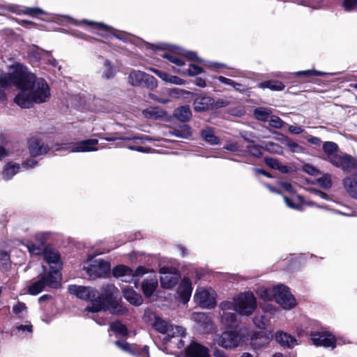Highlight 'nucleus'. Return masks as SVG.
Returning <instances> with one entry per match:
<instances>
[{
	"mask_svg": "<svg viewBox=\"0 0 357 357\" xmlns=\"http://www.w3.org/2000/svg\"><path fill=\"white\" fill-rule=\"evenodd\" d=\"M324 151L328 154V160L330 161V157L332 155H338L335 154L337 150V145L335 142H327L323 144Z\"/></svg>",
	"mask_w": 357,
	"mask_h": 357,
	"instance_id": "nucleus-45",
	"label": "nucleus"
},
{
	"mask_svg": "<svg viewBox=\"0 0 357 357\" xmlns=\"http://www.w3.org/2000/svg\"><path fill=\"white\" fill-rule=\"evenodd\" d=\"M15 82L22 86L21 91L15 98V102L23 108L33 104L47 102L51 96L50 88L43 78H37L24 66L17 67Z\"/></svg>",
	"mask_w": 357,
	"mask_h": 357,
	"instance_id": "nucleus-1",
	"label": "nucleus"
},
{
	"mask_svg": "<svg viewBox=\"0 0 357 357\" xmlns=\"http://www.w3.org/2000/svg\"><path fill=\"white\" fill-rule=\"evenodd\" d=\"M110 329L116 336L126 337L128 335V329L125 324L119 321H115L111 324Z\"/></svg>",
	"mask_w": 357,
	"mask_h": 357,
	"instance_id": "nucleus-37",
	"label": "nucleus"
},
{
	"mask_svg": "<svg viewBox=\"0 0 357 357\" xmlns=\"http://www.w3.org/2000/svg\"><path fill=\"white\" fill-rule=\"evenodd\" d=\"M283 142L288 147L289 151L293 153H303L305 151V149L300 146L296 142L292 141L287 137L284 138Z\"/></svg>",
	"mask_w": 357,
	"mask_h": 357,
	"instance_id": "nucleus-41",
	"label": "nucleus"
},
{
	"mask_svg": "<svg viewBox=\"0 0 357 357\" xmlns=\"http://www.w3.org/2000/svg\"><path fill=\"white\" fill-rule=\"evenodd\" d=\"M109 306L110 312L114 314H123L127 311L126 308L119 303L116 299L112 303L106 305V307Z\"/></svg>",
	"mask_w": 357,
	"mask_h": 357,
	"instance_id": "nucleus-42",
	"label": "nucleus"
},
{
	"mask_svg": "<svg viewBox=\"0 0 357 357\" xmlns=\"http://www.w3.org/2000/svg\"><path fill=\"white\" fill-rule=\"evenodd\" d=\"M255 325L259 328H266L268 324V319L264 315L256 316L253 319Z\"/></svg>",
	"mask_w": 357,
	"mask_h": 357,
	"instance_id": "nucleus-50",
	"label": "nucleus"
},
{
	"mask_svg": "<svg viewBox=\"0 0 357 357\" xmlns=\"http://www.w3.org/2000/svg\"><path fill=\"white\" fill-rule=\"evenodd\" d=\"M146 273L147 270L144 266H140L135 271H133V275H131V277H142Z\"/></svg>",
	"mask_w": 357,
	"mask_h": 357,
	"instance_id": "nucleus-62",
	"label": "nucleus"
},
{
	"mask_svg": "<svg viewBox=\"0 0 357 357\" xmlns=\"http://www.w3.org/2000/svg\"><path fill=\"white\" fill-rule=\"evenodd\" d=\"M213 104V100L209 96L198 97L194 101V109L196 112H203L209 109Z\"/></svg>",
	"mask_w": 357,
	"mask_h": 357,
	"instance_id": "nucleus-26",
	"label": "nucleus"
},
{
	"mask_svg": "<svg viewBox=\"0 0 357 357\" xmlns=\"http://www.w3.org/2000/svg\"><path fill=\"white\" fill-rule=\"evenodd\" d=\"M272 114V109L267 107H257L254 110V116L261 121H266Z\"/></svg>",
	"mask_w": 357,
	"mask_h": 357,
	"instance_id": "nucleus-35",
	"label": "nucleus"
},
{
	"mask_svg": "<svg viewBox=\"0 0 357 357\" xmlns=\"http://www.w3.org/2000/svg\"><path fill=\"white\" fill-rule=\"evenodd\" d=\"M185 354L188 357H210L208 349L197 342H192L185 349Z\"/></svg>",
	"mask_w": 357,
	"mask_h": 357,
	"instance_id": "nucleus-19",
	"label": "nucleus"
},
{
	"mask_svg": "<svg viewBox=\"0 0 357 357\" xmlns=\"http://www.w3.org/2000/svg\"><path fill=\"white\" fill-rule=\"evenodd\" d=\"M181 52H182L181 54L183 56H186L190 60H195V61H197L199 62H202V60L201 59L198 58L196 56V54L195 52H185V51H181Z\"/></svg>",
	"mask_w": 357,
	"mask_h": 357,
	"instance_id": "nucleus-60",
	"label": "nucleus"
},
{
	"mask_svg": "<svg viewBox=\"0 0 357 357\" xmlns=\"http://www.w3.org/2000/svg\"><path fill=\"white\" fill-rule=\"evenodd\" d=\"M29 152L32 157L45 154L49 151V147L40 141L33 140L30 142Z\"/></svg>",
	"mask_w": 357,
	"mask_h": 357,
	"instance_id": "nucleus-24",
	"label": "nucleus"
},
{
	"mask_svg": "<svg viewBox=\"0 0 357 357\" xmlns=\"http://www.w3.org/2000/svg\"><path fill=\"white\" fill-rule=\"evenodd\" d=\"M174 116L181 121H188L192 116L190 107L188 105H184L178 107L175 110Z\"/></svg>",
	"mask_w": 357,
	"mask_h": 357,
	"instance_id": "nucleus-33",
	"label": "nucleus"
},
{
	"mask_svg": "<svg viewBox=\"0 0 357 357\" xmlns=\"http://www.w3.org/2000/svg\"><path fill=\"white\" fill-rule=\"evenodd\" d=\"M194 300L203 308H212L216 305V293L211 287H200L196 290Z\"/></svg>",
	"mask_w": 357,
	"mask_h": 357,
	"instance_id": "nucleus-8",
	"label": "nucleus"
},
{
	"mask_svg": "<svg viewBox=\"0 0 357 357\" xmlns=\"http://www.w3.org/2000/svg\"><path fill=\"white\" fill-rule=\"evenodd\" d=\"M26 248L31 255H40L44 253L45 249L43 243L36 245L32 242H29L26 245Z\"/></svg>",
	"mask_w": 357,
	"mask_h": 357,
	"instance_id": "nucleus-43",
	"label": "nucleus"
},
{
	"mask_svg": "<svg viewBox=\"0 0 357 357\" xmlns=\"http://www.w3.org/2000/svg\"><path fill=\"white\" fill-rule=\"evenodd\" d=\"M295 76H305V77H312V76H323L325 75L324 73L317 71L314 70H307L303 71H298L294 73Z\"/></svg>",
	"mask_w": 357,
	"mask_h": 357,
	"instance_id": "nucleus-48",
	"label": "nucleus"
},
{
	"mask_svg": "<svg viewBox=\"0 0 357 357\" xmlns=\"http://www.w3.org/2000/svg\"><path fill=\"white\" fill-rule=\"evenodd\" d=\"M23 12L24 14L30 15L31 17H35L38 15H41V14H45V15L47 14L45 12H44L42 9H40L39 8L26 7L23 10Z\"/></svg>",
	"mask_w": 357,
	"mask_h": 357,
	"instance_id": "nucleus-51",
	"label": "nucleus"
},
{
	"mask_svg": "<svg viewBox=\"0 0 357 357\" xmlns=\"http://www.w3.org/2000/svg\"><path fill=\"white\" fill-rule=\"evenodd\" d=\"M192 319L200 325L204 326L207 330H211L212 328L211 320L204 312H194L192 314Z\"/></svg>",
	"mask_w": 357,
	"mask_h": 357,
	"instance_id": "nucleus-32",
	"label": "nucleus"
},
{
	"mask_svg": "<svg viewBox=\"0 0 357 357\" xmlns=\"http://www.w3.org/2000/svg\"><path fill=\"white\" fill-rule=\"evenodd\" d=\"M202 137L204 141L211 145L220 144V139L214 135V131L211 128H206L202 131Z\"/></svg>",
	"mask_w": 357,
	"mask_h": 357,
	"instance_id": "nucleus-34",
	"label": "nucleus"
},
{
	"mask_svg": "<svg viewBox=\"0 0 357 357\" xmlns=\"http://www.w3.org/2000/svg\"><path fill=\"white\" fill-rule=\"evenodd\" d=\"M357 5V0H344V7L346 10H350Z\"/></svg>",
	"mask_w": 357,
	"mask_h": 357,
	"instance_id": "nucleus-61",
	"label": "nucleus"
},
{
	"mask_svg": "<svg viewBox=\"0 0 357 357\" xmlns=\"http://www.w3.org/2000/svg\"><path fill=\"white\" fill-rule=\"evenodd\" d=\"M162 112H158L154 109H146L144 111V114L146 117L157 119L161 116Z\"/></svg>",
	"mask_w": 357,
	"mask_h": 357,
	"instance_id": "nucleus-56",
	"label": "nucleus"
},
{
	"mask_svg": "<svg viewBox=\"0 0 357 357\" xmlns=\"http://www.w3.org/2000/svg\"><path fill=\"white\" fill-rule=\"evenodd\" d=\"M303 169L306 173L312 176L316 175L318 172L315 167L308 164L304 165Z\"/></svg>",
	"mask_w": 357,
	"mask_h": 357,
	"instance_id": "nucleus-64",
	"label": "nucleus"
},
{
	"mask_svg": "<svg viewBox=\"0 0 357 357\" xmlns=\"http://www.w3.org/2000/svg\"><path fill=\"white\" fill-rule=\"evenodd\" d=\"M13 311L16 314H20L26 312V306L24 303L17 302L13 307Z\"/></svg>",
	"mask_w": 357,
	"mask_h": 357,
	"instance_id": "nucleus-53",
	"label": "nucleus"
},
{
	"mask_svg": "<svg viewBox=\"0 0 357 357\" xmlns=\"http://www.w3.org/2000/svg\"><path fill=\"white\" fill-rule=\"evenodd\" d=\"M274 298L275 301L284 310H290L295 307L296 299L289 291V289L279 284L273 287Z\"/></svg>",
	"mask_w": 357,
	"mask_h": 357,
	"instance_id": "nucleus-6",
	"label": "nucleus"
},
{
	"mask_svg": "<svg viewBox=\"0 0 357 357\" xmlns=\"http://www.w3.org/2000/svg\"><path fill=\"white\" fill-rule=\"evenodd\" d=\"M266 164L272 169H277L278 165L280 164L279 161L276 159L272 158H265Z\"/></svg>",
	"mask_w": 357,
	"mask_h": 357,
	"instance_id": "nucleus-58",
	"label": "nucleus"
},
{
	"mask_svg": "<svg viewBox=\"0 0 357 357\" xmlns=\"http://www.w3.org/2000/svg\"><path fill=\"white\" fill-rule=\"evenodd\" d=\"M330 162L346 173H349L353 169L357 170V160L349 155H332L330 157Z\"/></svg>",
	"mask_w": 357,
	"mask_h": 357,
	"instance_id": "nucleus-11",
	"label": "nucleus"
},
{
	"mask_svg": "<svg viewBox=\"0 0 357 357\" xmlns=\"http://www.w3.org/2000/svg\"><path fill=\"white\" fill-rule=\"evenodd\" d=\"M29 54L31 59L38 61L40 59L45 58V56H48L49 52L39 48L38 47L34 46L29 50Z\"/></svg>",
	"mask_w": 357,
	"mask_h": 357,
	"instance_id": "nucleus-40",
	"label": "nucleus"
},
{
	"mask_svg": "<svg viewBox=\"0 0 357 357\" xmlns=\"http://www.w3.org/2000/svg\"><path fill=\"white\" fill-rule=\"evenodd\" d=\"M32 325L31 324H26V325H19L16 327V329L18 331H22V332H28L29 333H32Z\"/></svg>",
	"mask_w": 357,
	"mask_h": 357,
	"instance_id": "nucleus-63",
	"label": "nucleus"
},
{
	"mask_svg": "<svg viewBox=\"0 0 357 357\" xmlns=\"http://www.w3.org/2000/svg\"><path fill=\"white\" fill-rule=\"evenodd\" d=\"M241 340V336L235 331H226L215 340L220 347L231 349L237 347Z\"/></svg>",
	"mask_w": 357,
	"mask_h": 357,
	"instance_id": "nucleus-15",
	"label": "nucleus"
},
{
	"mask_svg": "<svg viewBox=\"0 0 357 357\" xmlns=\"http://www.w3.org/2000/svg\"><path fill=\"white\" fill-rule=\"evenodd\" d=\"M114 344L120 349L131 355L138 357H150L147 346L139 348L136 344H130L126 342L121 341H116Z\"/></svg>",
	"mask_w": 357,
	"mask_h": 357,
	"instance_id": "nucleus-16",
	"label": "nucleus"
},
{
	"mask_svg": "<svg viewBox=\"0 0 357 357\" xmlns=\"http://www.w3.org/2000/svg\"><path fill=\"white\" fill-rule=\"evenodd\" d=\"M118 289L112 284H107L101 287L100 292L98 291L97 299L92 306H87L86 310L90 312H97L105 309L106 305L112 303L117 298Z\"/></svg>",
	"mask_w": 357,
	"mask_h": 357,
	"instance_id": "nucleus-3",
	"label": "nucleus"
},
{
	"mask_svg": "<svg viewBox=\"0 0 357 357\" xmlns=\"http://www.w3.org/2000/svg\"><path fill=\"white\" fill-rule=\"evenodd\" d=\"M158 287V280L155 277H151L143 281L142 287L146 296H151Z\"/></svg>",
	"mask_w": 357,
	"mask_h": 357,
	"instance_id": "nucleus-30",
	"label": "nucleus"
},
{
	"mask_svg": "<svg viewBox=\"0 0 357 357\" xmlns=\"http://www.w3.org/2000/svg\"><path fill=\"white\" fill-rule=\"evenodd\" d=\"M99 64L101 66L99 73L102 78L109 79L114 77L115 70L109 61L103 60Z\"/></svg>",
	"mask_w": 357,
	"mask_h": 357,
	"instance_id": "nucleus-27",
	"label": "nucleus"
},
{
	"mask_svg": "<svg viewBox=\"0 0 357 357\" xmlns=\"http://www.w3.org/2000/svg\"><path fill=\"white\" fill-rule=\"evenodd\" d=\"M10 261V256L5 251L0 252V262L2 265L7 266Z\"/></svg>",
	"mask_w": 357,
	"mask_h": 357,
	"instance_id": "nucleus-59",
	"label": "nucleus"
},
{
	"mask_svg": "<svg viewBox=\"0 0 357 357\" xmlns=\"http://www.w3.org/2000/svg\"><path fill=\"white\" fill-rule=\"evenodd\" d=\"M174 135L180 138H189L192 135V131L188 126H183L179 130H176L173 132Z\"/></svg>",
	"mask_w": 357,
	"mask_h": 357,
	"instance_id": "nucleus-46",
	"label": "nucleus"
},
{
	"mask_svg": "<svg viewBox=\"0 0 357 357\" xmlns=\"http://www.w3.org/2000/svg\"><path fill=\"white\" fill-rule=\"evenodd\" d=\"M123 294L124 298L132 305H140L142 303V296L132 289H123Z\"/></svg>",
	"mask_w": 357,
	"mask_h": 357,
	"instance_id": "nucleus-29",
	"label": "nucleus"
},
{
	"mask_svg": "<svg viewBox=\"0 0 357 357\" xmlns=\"http://www.w3.org/2000/svg\"><path fill=\"white\" fill-rule=\"evenodd\" d=\"M285 123L278 116L271 115L270 116L269 126L271 127L280 129L284 126Z\"/></svg>",
	"mask_w": 357,
	"mask_h": 357,
	"instance_id": "nucleus-47",
	"label": "nucleus"
},
{
	"mask_svg": "<svg viewBox=\"0 0 357 357\" xmlns=\"http://www.w3.org/2000/svg\"><path fill=\"white\" fill-rule=\"evenodd\" d=\"M310 336L311 340L316 346L331 347L332 349L336 346L335 337L327 331L312 333Z\"/></svg>",
	"mask_w": 357,
	"mask_h": 357,
	"instance_id": "nucleus-14",
	"label": "nucleus"
},
{
	"mask_svg": "<svg viewBox=\"0 0 357 357\" xmlns=\"http://www.w3.org/2000/svg\"><path fill=\"white\" fill-rule=\"evenodd\" d=\"M192 291V282L188 278H184L178 287V293L183 303H187L190 298Z\"/></svg>",
	"mask_w": 357,
	"mask_h": 357,
	"instance_id": "nucleus-25",
	"label": "nucleus"
},
{
	"mask_svg": "<svg viewBox=\"0 0 357 357\" xmlns=\"http://www.w3.org/2000/svg\"><path fill=\"white\" fill-rule=\"evenodd\" d=\"M247 149L248 152L253 156L260 157L261 155V152L257 145L248 146Z\"/></svg>",
	"mask_w": 357,
	"mask_h": 357,
	"instance_id": "nucleus-57",
	"label": "nucleus"
},
{
	"mask_svg": "<svg viewBox=\"0 0 357 357\" xmlns=\"http://www.w3.org/2000/svg\"><path fill=\"white\" fill-rule=\"evenodd\" d=\"M257 295L262 299L269 301L274 297V291L265 287H260L257 291Z\"/></svg>",
	"mask_w": 357,
	"mask_h": 357,
	"instance_id": "nucleus-44",
	"label": "nucleus"
},
{
	"mask_svg": "<svg viewBox=\"0 0 357 357\" xmlns=\"http://www.w3.org/2000/svg\"><path fill=\"white\" fill-rule=\"evenodd\" d=\"M233 303L236 312L244 316H250L257 308V300L252 292L240 294Z\"/></svg>",
	"mask_w": 357,
	"mask_h": 357,
	"instance_id": "nucleus-5",
	"label": "nucleus"
},
{
	"mask_svg": "<svg viewBox=\"0 0 357 357\" xmlns=\"http://www.w3.org/2000/svg\"><path fill=\"white\" fill-rule=\"evenodd\" d=\"M344 188L353 198L357 199V178L354 176H349L342 180Z\"/></svg>",
	"mask_w": 357,
	"mask_h": 357,
	"instance_id": "nucleus-23",
	"label": "nucleus"
},
{
	"mask_svg": "<svg viewBox=\"0 0 357 357\" xmlns=\"http://www.w3.org/2000/svg\"><path fill=\"white\" fill-rule=\"evenodd\" d=\"M264 149L273 153L281 154L282 153L280 146L274 142H269L266 143Z\"/></svg>",
	"mask_w": 357,
	"mask_h": 357,
	"instance_id": "nucleus-49",
	"label": "nucleus"
},
{
	"mask_svg": "<svg viewBox=\"0 0 357 357\" xmlns=\"http://www.w3.org/2000/svg\"><path fill=\"white\" fill-rule=\"evenodd\" d=\"M44 258L50 266L48 273H52L56 271L59 274H61L60 269L61 268V264L60 261V256L56 251L45 250L44 252Z\"/></svg>",
	"mask_w": 357,
	"mask_h": 357,
	"instance_id": "nucleus-18",
	"label": "nucleus"
},
{
	"mask_svg": "<svg viewBox=\"0 0 357 357\" xmlns=\"http://www.w3.org/2000/svg\"><path fill=\"white\" fill-rule=\"evenodd\" d=\"M177 73L183 75H187L190 77H194L197 75H199L204 72L203 69L196 65L190 64L189 68L188 69L185 70H178L176 71Z\"/></svg>",
	"mask_w": 357,
	"mask_h": 357,
	"instance_id": "nucleus-39",
	"label": "nucleus"
},
{
	"mask_svg": "<svg viewBox=\"0 0 357 357\" xmlns=\"http://www.w3.org/2000/svg\"><path fill=\"white\" fill-rule=\"evenodd\" d=\"M20 165L13 162H8L2 171V177L4 180L11 179L17 173L19 172Z\"/></svg>",
	"mask_w": 357,
	"mask_h": 357,
	"instance_id": "nucleus-28",
	"label": "nucleus"
},
{
	"mask_svg": "<svg viewBox=\"0 0 357 357\" xmlns=\"http://www.w3.org/2000/svg\"><path fill=\"white\" fill-rule=\"evenodd\" d=\"M218 80L220 82L223 83V84L232 86L234 88L236 89L237 90H238L239 89L236 88V86H241V84L236 83L233 80H231L230 79H228V78H227L225 77H223V76H220L218 77Z\"/></svg>",
	"mask_w": 357,
	"mask_h": 357,
	"instance_id": "nucleus-55",
	"label": "nucleus"
},
{
	"mask_svg": "<svg viewBox=\"0 0 357 357\" xmlns=\"http://www.w3.org/2000/svg\"><path fill=\"white\" fill-rule=\"evenodd\" d=\"M61 275L57 271L52 273H44L40 278L32 283L28 287V292L31 295H37L40 293L44 288L47 286L53 289H57L61 285Z\"/></svg>",
	"mask_w": 357,
	"mask_h": 357,
	"instance_id": "nucleus-4",
	"label": "nucleus"
},
{
	"mask_svg": "<svg viewBox=\"0 0 357 357\" xmlns=\"http://www.w3.org/2000/svg\"><path fill=\"white\" fill-rule=\"evenodd\" d=\"M128 82L133 86H144L149 89H155L158 86L156 79L140 70H132L128 76Z\"/></svg>",
	"mask_w": 357,
	"mask_h": 357,
	"instance_id": "nucleus-7",
	"label": "nucleus"
},
{
	"mask_svg": "<svg viewBox=\"0 0 357 357\" xmlns=\"http://www.w3.org/2000/svg\"><path fill=\"white\" fill-rule=\"evenodd\" d=\"M220 307L222 311L221 314V321L227 327L235 326L236 321V315L235 306L233 302L224 301L220 303Z\"/></svg>",
	"mask_w": 357,
	"mask_h": 357,
	"instance_id": "nucleus-12",
	"label": "nucleus"
},
{
	"mask_svg": "<svg viewBox=\"0 0 357 357\" xmlns=\"http://www.w3.org/2000/svg\"><path fill=\"white\" fill-rule=\"evenodd\" d=\"M149 317L152 320L151 324L155 331L167 335L164 338L165 342H167L175 337H183L185 335V331L183 327L169 324L155 313L149 312Z\"/></svg>",
	"mask_w": 357,
	"mask_h": 357,
	"instance_id": "nucleus-2",
	"label": "nucleus"
},
{
	"mask_svg": "<svg viewBox=\"0 0 357 357\" xmlns=\"http://www.w3.org/2000/svg\"><path fill=\"white\" fill-rule=\"evenodd\" d=\"M22 66L20 63L13 65L10 68V71L8 75H3L0 77V87L6 88L11 86L12 84L17 86L21 89L22 86L15 82V77L17 75V67Z\"/></svg>",
	"mask_w": 357,
	"mask_h": 357,
	"instance_id": "nucleus-20",
	"label": "nucleus"
},
{
	"mask_svg": "<svg viewBox=\"0 0 357 357\" xmlns=\"http://www.w3.org/2000/svg\"><path fill=\"white\" fill-rule=\"evenodd\" d=\"M110 271V264L102 259H91L86 272L91 278L105 276Z\"/></svg>",
	"mask_w": 357,
	"mask_h": 357,
	"instance_id": "nucleus-9",
	"label": "nucleus"
},
{
	"mask_svg": "<svg viewBox=\"0 0 357 357\" xmlns=\"http://www.w3.org/2000/svg\"><path fill=\"white\" fill-rule=\"evenodd\" d=\"M182 52H178L176 53L175 52L171 51L168 52H164L160 54L162 57L167 59L171 63L178 66H182L185 64V62L182 58Z\"/></svg>",
	"mask_w": 357,
	"mask_h": 357,
	"instance_id": "nucleus-31",
	"label": "nucleus"
},
{
	"mask_svg": "<svg viewBox=\"0 0 357 357\" xmlns=\"http://www.w3.org/2000/svg\"><path fill=\"white\" fill-rule=\"evenodd\" d=\"M98 139H89L76 143H70L66 146V149L71 153L95 151L98 150Z\"/></svg>",
	"mask_w": 357,
	"mask_h": 357,
	"instance_id": "nucleus-13",
	"label": "nucleus"
},
{
	"mask_svg": "<svg viewBox=\"0 0 357 357\" xmlns=\"http://www.w3.org/2000/svg\"><path fill=\"white\" fill-rule=\"evenodd\" d=\"M275 337L277 342L282 347L293 348L298 344L297 340L294 337L283 331L277 332Z\"/></svg>",
	"mask_w": 357,
	"mask_h": 357,
	"instance_id": "nucleus-21",
	"label": "nucleus"
},
{
	"mask_svg": "<svg viewBox=\"0 0 357 357\" xmlns=\"http://www.w3.org/2000/svg\"><path fill=\"white\" fill-rule=\"evenodd\" d=\"M319 184L324 188H330L332 185L331 176L329 175H325L324 176L318 179Z\"/></svg>",
	"mask_w": 357,
	"mask_h": 357,
	"instance_id": "nucleus-52",
	"label": "nucleus"
},
{
	"mask_svg": "<svg viewBox=\"0 0 357 357\" xmlns=\"http://www.w3.org/2000/svg\"><path fill=\"white\" fill-rule=\"evenodd\" d=\"M261 89H269L272 91H282L284 89V85L279 81H265L261 82L258 85Z\"/></svg>",
	"mask_w": 357,
	"mask_h": 357,
	"instance_id": "nucleus-36",
	"label": "nucleus"
},
{
	"mask_svg": "<svg viewBox=\"0 0 357 357\" xmlns=\"http://www.w3.org/2000/svg\"><path fill=\"white\" fill-rule=\"evenodd\" d=\"M149 70L152 71L165 82L176 85H183L185 83V81L180 77L175 75H169L167 73L159 70L156 68H150Z\"/></svg>",
	"mask_w": 357,
	"mask_h": 357,
	"instance_id": "nucleus-22",
	"label": "nucleus"
},
{
	"mask_svg": "<svg viewBox=\"0 0 357 357\" xmlns=\"http://www.w3.org/2000/svg\"><path fill=\"white\" fill-rule=\"evenodd\" d=\"M68 291L80 299L90 301L91 303L90 306L96 303L98 296V291L89 287L70 285Z\"/></svg>",
	"mask_w": 357,
	"mask_h": 357,
	"instance_id": "nucleus-10",
	"label": "nucleus"
},
{
	"mask_svg": "<svg viewBox=\"0 0 357 357\" xmlns=\"http://www.w3.org/2000/svg\"><path fill=\"white\" fill-rule=\"evenodd\" d=\"M37 165V161L33 158H28L22 164V167L25 170H29Z\"/></svg>",
	"mask_w": 357,
	"mask_h": 357,
	"instance_id": "nucleus-54",
	"label": "nucleus"
},
{
	"mask_svg": "<svg viewBox=\"0 0 357 357\" xmlns=\"http://www.w3.org/2000/svg\"><path fill=\"white\" fill-rule=\"evenodd\" d=\"M112 272L116 278L131 277V275H133V270L124 265L116 266Z\"/></svg>",
	"mask_w": 357,
	"mask_h": 357,
	"instance_id": "nucleus-38",
	"label": "nucleus"
},
{
	"mask_svg": "<svg viewBox=\"0 0 357 357\" xmlns=\"http://www.w3.org/2000/svg\"><path fill=\"white\" fill-rule=\"evenodd\" d=\"M160 282L162 287L170 289L174 287L178 281V275L176 271H169L168 268L160 269Z\"/></svg>",
	"mask_w": 357,
	"mask_h": 357,
	"instance_id": "nucleus-17",
	"label": "nucleus"
}]
</instances>
